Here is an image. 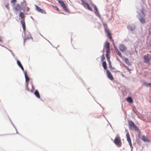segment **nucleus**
Masks as SVG:
<instances>
[{"label": "nucleus", "instance_id": "obj_1", "mask_svg": "<svg viewBox=\"0 0 151 151\" xmlns=\"http://www.w3.org/2000/svg\"><path fill=\"white\" fill-rule=\"evenodd\" d=\"M21 6L19 4L17 3L16 6L14 7L15 12H17L20 10H23L24 11L25 9V7L27 6L26 3L25 1H23L20 3Z\"/></svg>", "mask_w": 151, "mask_h": 151}, {"label": "nucleus", "instance_id": "obj_2", "mask_svg": "<svg viewBox=\"0 0 151 151\" xmlns=\"http://www.w3.org/2000/svg\"><path fill=\"white\" fill-rule=\"evenodd\" d=\"M128 124L129 129L130 130L135 131H138L139 130V128L131 120L128 121Z\"/></svg>", "mask_w": 151, "mask_h": 151}, {"label": "nucleus", "instance_id": "obj_3", "mask_svg": "<svg viewBox=\"0 0 151 151\" xmlns=\"http://www.w3.org/2000/svg\"><path fill=\"white\" fill-rule=\"evenodd\" d=\"M103 25L104 27L105 32L107 35V37L112 42H114V40L112 39V37L111 35V33L109 31L107 24L106 23H103Z\"/></svg>", "mask_w": 151, "mask_h": 151}, {"label": "nucleus", "instance_id": "obj_4", "mask_svg": "<svg viewBox=\"0 0 151 151\" xmlns=\"http://www.w3.org/2000/svg\"><path fill=\"white\" fill-rule=\"evenodd\" d=\"M19 18H20V19L19 18V19L20 20V19H21L22 20L20 21V22L22 25L23 30L24 32L26 30V25L24 21V18L25 17V16L24 15V13L22 12H20L19 15Z\"/></svg>", "mask_w": 151, "mask_h": 151}, {"label": "nucleus", "instance_id": "obj_5", "mask_svg": "<svg viewBox=\"0 0 151 151\" xmlns=\"http://www.w3.org/2000/svg\"><path fill=\"white\" fill-rule=\"evenodd\" d=\"M57 1L58 2L60 6L63 8V9L65 11L68 13L70 12V11L67 8L66 4L63 1L61 0H57Z\"/></svg>", "mask_w": 151, "mask_h": 151}, {"label": "nucleus", "instance_id": "obj_6", "mask_svg": "<svg viewBox=\"0 0 151 151\" xmlns=\"http://www.w3.org/2000/svg\"><path fill=\"white\" fill-rule=\"evenodd\" d=\"M94 13L96 15V16L98 17L101 20L102 24L103 23H105L103 22V19L99 13L98 9L97 7H96V6L95 7V11H94Z\"/></svg>", "mask_w": 151, "mask_h": 151}, {"label": "nucleus", "instance_id": "obj_7", "mask_svg": "<svg viewBox=\"0 0 151 151\" xmlns=\"http://www.w3.org/2000/svg\"><path fill=\"white\" fill-rule=\"evenodd\" d=\"M127 28L129 31H133L136 29V27L135 24H131L127 25Z\"/></svg>", "mask_w": 151, "mask_h": 151}, {"label": "nucleus", "instance_id": "obj_8", "mask_svg": "<svg viewBox=\"0 0 151 151\" xmlns=\"http://www.w3.org/2000/svg\"><path fill=\"white\" fill-rule=\"evenodd\" d=\"M138 14L139 16L138 17L139 21L142 24H145L146 22L144 17L139 12H138Z\"/></svg>", "mask_w": 151, "mask_h": 151}, {"label": "nucleus", "instance_id": "obj_9", "mask_svg": "<svg viewBox=\"0 0 151 151\" xmlns=\"http://www.w3.org/2000/svg\"><path fill=\"white\" fill-rule=\"evenodd\" d=\"M82 4H83V6L86 8L87 7V9H88L89 10H90L91 11H93V10L92 9V8L90 6L89 4L87 2H86L84 1V0H81Z\"/></svg>", "mask_w": 151, "mask_h": 151}, {"label": "nucleus", "instance_id": "obj_10", "mask_svg": "<svg viewBox=\"0 0 151 151\" xmlns=\"http://www.w3.org/2000/svg\"><path fill=\"white\" fill-rule=\"evenodd\" d=\"M23 32L24 33V37L23 40H24V43L25 41L27 39H29V38H31V39H32V37H31V35L30 33L29 32H28V33L27 34H26V32H25V31L24 32L23 31Z\"/></svg>", "mask_w": 151, "mask_h": 151}, {"label": "nucleus", "instance_id": "obj_11", "mask_svg": "<svg viewBox=\"0 0 151 151\" xmlns=\"http://www.w3.org/2000/svg\"><path fill=\"white\" fill-rule=\"evenodd\" d=\"M114 142L118 147H120L122 145V142L120 140L118 139V137H116L114 139Z\"/></svg>", "mask_w": 151, "mask_h": 151}, {"label": "nucleus", "instance_id": "obj_12", "mask_svg": "<svg viewBox=\"0 0 151 151\" xmlns=\"http://www.w3.org/2000/svg\"><path fill=\"white\" fill-rule=\"evenodd\" d=\"M106 73L108 78L111 80L113 81L114 78L110 71L109 70H106Z\"/></svg>", "mask_w": 151, "mask_h": 151}, {"label": "nucleus", "instance_id": "obj_13", "mask_svg": "<svg viewBox=\"0 0 151 151\" xmlns=\"http://www.w3.org/2000/svg\"><path fill=\"white\" fill-rule=\"evenodd\" d=\"M35 6L36 7V10L38 12H40L42 14H46V12H45L43 9L41 8L40 7L38 6L37 5H35Z\"/></svg>", "mask_w": 151, "mask_h": 151}, {"label": "nucleus", "instance_id": "obj_14", "mask_svg": "<svg viewBox=\"0 0 151 151\" xmlns=\"http://www.w3.org/2000/svg\"><path fill=\"white\" fill-rule=\"evenodd\" d=\"M119 48L122 52H124L127 50L126 47L123 44H121L119 45Z\"/></svg>", "mask_w": 151, "mask_h": 151}, {"label": "nucleus", "instance_id": "obj_15", "mask_svg": "<svg viewBox=\"0 0 151 151\" xmlns=\"http://www.w3.org/2000/svg\"><path fill=\"white\" fill-rule=\"evenodd\" d=\"M144 62L145 63H147L149 62L150 59L148 57V55H145L144 57Z\"/></svg>", "mask_w": 151, "mask_h": 151}, {"label": "nucleus", "instance_id": "obj_16", "mask_svg": "<svg viewBox=\"0 0 151 151\" xmlns=\"http://www.w3.org/2000/svg\"><path fill=\"white\" fill-rule=\"evenodd\" d=\"M34 95H35V96L37 98H39V99L40 98V96L39 94V93L38 92V90L37 89L34 92Z\"/></svg>", "mask_w": 151, "mask_h": 151}, {"label": "nucleus", "instance_id": "obj_17", "mask_svg": "<svg viewBox=\"0 0 151 151\" xmlns=\"http://www.w3.org/2000/svg\"><path fill=\"white\" fill-rule=\"evenodd\" d=\"M126 101L129 104H132L133 102V99L130 96L128 97L126 99Z\"/></svg>", "mask_w": 151, "mask_h": 151}, {"label": "nucleus", "instance_id": "obj_18", "mask_svg": "<svg viewBox=\"0 0 151 151\" xmlns=\"http://www.w3.org/2000/svg\"><path fill=\"white\" fill-rule=\"evenodd\" d=\"M102 62V66L104 70H107V64L106 61H103Z\"/></svg>", "mask_w": 151, "mask_h": 151}, {"label": "nucleus", "instance_id": "obj_19", "mask_svg": "<svg viewBox=\"0 0 151 151\" xmlns=\"http://www.w3.org/2000/svg\"><path fill=\"white\" fill-rule=\"evenodd\" d=\"M142 139L143 141L145 142H150L149 140L148 139L147 137L144 135H143L142 136Z\"/></svg>", "mask_w": 151, "mask_h": 151}, {"label": "nucleus", "instance_id": "obj_20", "mask_svg": "<svg viewBox=\"0 0 151 151\" xmlns=\"http://www.w3.org/2000/svg\"><path fill=\"white\" fill-rule=\"evenodd\" d=\"M24 75L25 81H29L30 78L28 76L27 72L26 71L24 72Z\"/></svg>", "mask_w": 151, "mask_h": 151}, {"label": "nucleus", "instance_id": "obj_21", "mask_svg": "<svg viewBox=\"0 0 151 151\" xmlns=\"http://www.w3.org/2000/svg\"><path fill=\"white\" fill-rule=\"evenodd\" d=\"M104 47L106 49L110 48V43L108 42H106L105 43V45H104Z\"/></svg>", "mask_w": 151, "mask_h": 151}, {"label": "nucleus", "instance_id": "obj_22", "mask_svg": "<svg viewBox=\"0 0 151 151\" xmlns=\"http://www.w3.org/2000/svg\"><path fill=\"white\" fill-rule=\"evenodd\" d=\"M126 137L128 142L131 141L130 135L128 132H127V133H126Z\"/></svg>", "mask_w": 151, "mask_h": 151}, {"label": "nucleus", "instance_id": "obj_23", "mask_svg": "<svg viewBox=\"0 0 151 151\" xmlns=\"http://www.w3.org/2000/svg\"><path fill=\"white\" fill-rule=\"evenodd\" d=\"M123 57L125 58L124 61L127 65L128 66L131 65V64L129 61L128 59L127 58L124 57Z\"/></svg>", "mask_w": 151, "mask_h": 151}, {"label": "nucleus", "instance_id": "obj_24", "mask_svg": "<svg viewBox=\"0 0 151 151\" xmlns=\"http://www.w3.org/2000/svg\"><path fill=\"white\" fill-rule=\"evenodd\" d=\"M105 59V57L104 55V54H103L101 56V62L104 61V60Z\"/></svg>", "mask_w": 151, "mask_h": 151}, {"label": "nucleus", "instance_id": "obj_25", "mask_svg": "<svg viewBox=\"0 0 151 151\" xmlns=\"http://www.w3.org/2000/svg\"><path fill=\"white\" fill-rule=\"evenodd\" d=\"M116 53L117 55H119L121 58L122 59L123 58V56L122 55V54L119 51H118V52H116Z\"/></svg>", "mask_w": 151, "mask_h": 151}, {"label": "nucleus", "instance_id": "obj_26", "mask_svg": "<svg viewBox=\"0 0 151 151\" xmlns=\"http://www.w3.org/2000/svg\"><path fill=\"white\" fill-rule=\"evenodd\" d=\"M17 64L18 65L19 67H20V66H21L22 65V64L20 62L18 59H17Z\"/></svg>", "mask_w": 151, "mask_h": 151}, {"label": "nucleus", "instance_id": "obj_27", "mask_svg": "<svg viewBox=\"0 0 151 151\" xmlns=\"http://www.w3.org/2000/svg\"><path fill=\"white\" fill-rule=\"evenodd\" d=\"M137 143L138 145L140 146H142L141 141L140 140L138 139L137 140Z\"/></svg>", "mask_w": 151, "mask_h": 151}, {"label": "nucleus", "instance_id": "obj_28", "mask_svg": "<svg viewBox=\"0 0 151 151\" xmlns=\"http://www.w3.org/2000/svg\"><path fill=\"white\" fill-rule=\"evenodd\" d=\"M52 6L53 7V8H54L55 9V10H57V11H58V12L60 11V10L57 7V6H56L52 5Z\"/></svg>", "mask_w": 151, "mask_h": 151}, {"label": "nucleus", "instance_id": "obj_29", "mask_svg": "<svg viewBox=\"0 0 151 151\" xmlns=\"http://www.w3.org/2000/svg\"><path fill=\"white\" fill-rule=\"evenodd\" d=\"M141 12L143 15L144 16H145L146 15V14L144 12V9L143 8H142L141 9Z\"/></svg>", "mask_w": 151, "mask_h": 151}, {"label": "nucleus", "instance_id": "obj_30", "mask_svg": "<svg viewBox=\"0 0 151 151\" xmlns=\"http://www.w3.org/2000/svg\"><path fill=\"white\" fill-rule=\"evenodd\" d=\"M106 57L107 59L108 62H109V60H110V55H106Z\"/></svg>", "mask_w": 151, "mask_h": 151}, {"label": "nucleus", "instance_id": "obj_31", "mask_svg": "<svg viewBox=\"0 0 151 151\" xmlns=\"http://www.w3.org/2000/svg\"><path fill=\"white\" fill-rule=\"evenodd\" d=\"M106 49V55H110V49Z\"/></svg>", "mask_w": 151, "mask_h": 151}, {"label": "nucleus", "instance_id": "obj_32", "mask_svg": "<svg viewBox=\"0 0 151 151\" xmlns=\"http://www.w3.org/2000/svg\"><path fill=\"white\" fill-rule=\"evenodd\" d=\"M113 42V44L115 50L116 51V52H118V51H119V50L116 47L114 43V42Z\"/></svg>", "mask_w": 151, "mask_h": 151}, {"label": "nucleus", "instance_id": "obj_33", "mask_svg": "<svg viewBox=\"0 0 151 151\" xmlns=\"http://www.w3.org/2000/svg\"><path fill=\"white\" fill-rule=\"evenodd\" d=\"M10 121L12 124V125L13 126V127H14V128L15 129H16V133H18V132H17V129H16V127L13 124V123L12 122V121L10 119Z\"/></svg>", "mask_w": 151, "mask_h": 151}, {"label": "nucleus", "instance_id": "obj_34", "mask_svg": "<svg viewBox=\"0 0 151 151\" xmlns=\"http://www.w3.org/2000/svg\"><path fill=\"white\" fill-rule=\"evenodd\" d=\"M124 67L129 71H130L131 69H129V67L125 65H124Z\"/></svg>", "mask_w": 151, "mask_h": 151}, {"label": "nucleus", "instance_id": "obj_35", "mask_svg": "<svg viewBox=\"0 0 151 151\" xmlns=\"http://www.w3.org/2000/svg\"><path fill=\"white\" fill-rule=\"evenodd\" d=\"M128 142L130 146V147L131 148V149H132V150L133 147H132V144L131 143V141L129 142Z\"/></svg>", "mask_w": 151, "mask_h": 151}, {"label": "nucleus", "instance_id": "obj_36", "mask_svg": "<svg viewBox=\"0 0 151 151\" xmlns=\"http://www.w3.org/2000/svg\"><path fill=\"white\" fill-rule=\"evenodd\" d=\"M108 63L109 68H112V66L111 65V60H109V61L108 62Z\"/></svg>", "mask_w": 151, "mask_h": 151}, {"label": "nucleus", "instance_id": "obj_37", "mask_svg": "<svg viewBox=\"0 0 151 151\" xmlns=\"http://www.w3.org/2000/svg\"><path fill=\"white\" fill-rule=\"evenodd\" d=\"M146 85L147 86L150 87L151 86V83H146Z\"/></svg>", "mask_w": 151, "mask_h": 151}, {"label": "nucleus", "instance_id": "obj_38", "mask_svg": "<svg viewBox=\"0 0 151 151\" xmlns=\"http://www.w3.org/2000/svg\"><path fill=\"white\" fill-rule=\"evenodd\" d=\"M6 7L8 9H9V3H8L6 5Z\"/></svg>", "mask_w": 151, "mask_h": 151}, {"label": "nucleus", "instance_id": "obj_39", "mask_svg": "<svg viewBox=\"0 0 151 151\" xmlns=\"http://www.w3.org/2000/svg\"><path fill=\"white\" fill-rule=\"evenodd\" d=\"M90 1H91V0H90ZM91 1V5L92 6H93V8H94V9L95 10V7L96 6V7H97V6H96L94 4H93L92 2V1Z\"/></svg>", "mask_w": 151, "mask_h": 151}, {"label": "nucleus", "instance_id": "obj_40", "mask_svg": "<svg viewBox=\"0 0 151 151\" xmlns=\"http://www.w3.org/2000/svg\"><path fill=\"white\" fill-rule=\"evenodd\" d=\"M17 0H11V3H14L17 2Z\"/></svg>", "mask_w": 151, "mask_h": 151}, {"label": "nucleus", "instance_id": "obj_41", "mask_svg": "<svg viewBox=\"0 0 151 151\" xmlns=\"http://www.w3.org/2000/svg\"><path fill=\"white\" fill-rule=\"evenodd\" d=\"M25 87L26 90L28 91H30V90H29V88L28 87V86H25Z\"/></svg>", "mask_w": 151, "mask_h": 151}, {"label": "nucleus", "instance_id": "obj_42", "mask_svg": "<svg viewBox=\"0 0 151 151\" xmlns=\"http://www.w3.org/2000/svg\"><path fill=\"white\" fill-rule=\"evenodd\" d=\"M34 88L33 87V86H32V88L30 91V92H32L33 91V90L34 89Z\"/></svg>", "mask_w": 151, "mask_h": 151}, {"label": "nucleus", "instance_id": "obj_43", "mask_svg": "<svg viewBox=\"0 0 151 151\" xmlns=\"http://www.w3.org/2000/svg\"><path fill=\"white\" fill-rule=\"evenodd\" d=\"M29 84V81H25V86H28Z\"/></svg>", "mask_w": 151, "mask_h": 151}, {"label": "nucleus", "instance_id": "obj_44", "mask_svg": "<svg viewBox=\"0 0 151 151\" xmlns=\"http://www.w3.org/2000/svg\"><path fill=\"white\" fill-rule=\"evenodd\" d=\"M25 9H26V11H27V12L29 11V7H26Z\"/></svg>", "mask_w": 151, "mask_h": 151}, {"label": "nucleus", "instance_id": "obj_45", "mask_svg": "<svg viewBox=\"0 0 151 151\" xmlns=\"http://www.w3.org/2000/svg\"><path fill=\"white\" fill-rule=\"evenodd\" d=\"M19 67L21 68V69H22V70L23 71H24V68H23V67L22 65L21 66H20Z\"/></svg>", "mask_w": 151, "mask_h": 151}, {"label": "nucleus", "instance_id": "obj_46", "mask_svg": "<svg viewBox=\"0 0 151 151\" xmlns=\"http://www.w3.org/2000/svg\"><path fill=\"white\" fill-rule=\"evenodd\" d=\"M110 69L111 70L112 69H115V68H113L112 67V68H110Z\"/></svg>", "mask_w": 151, "mask_h": 151}, {"label": "nucleus", "instance_id": "obj_47", "mask_svg": "<svg viewBox=\"0 0 151 151\" xmlns=\"http://www.w3.org/2000/svg\"><path fill=\"white\" fill-rule=\"evenodd\" d=\"M30 83L31 85V86H33V84L32 83V81L31 82H30Z\"/></svg>", "mask_w": 151, "mask_h": 151}, {"label": "nucleus", "instance_id": "obj_48", "mask_svg": "<svg viewBox=\"0 0 151 151\" xmlns=\"http://www.w3.org/2000/svg\"><path fill=\"white\" fill-rule=\"evenodd\" d=\"M7 50H9V51L10 52H11V53H12V51L11 50H9V49H7Z\"/></svg>", "mask_w": 151, "mask_h": 151}, {"label": "nucleus", "instance_id": "obj_49", "mask_svg": "<svg viewBox=\"0 0 151 151\" xmlns=\"http://www.w3.org/2000/svg\"><path fill=\"white\" fill-rule=\"evenodd\" d=\"M11 54H12V55H13V56L14 57V54H13V53L12 52L11 53Z\"/></svg>", "mask_w": 151, "mask_h": 151}, {"label": "nucleus", "instance_id": "obj_50", "mask_svg": "<svg viewBox=\"0 0 151 151\" xmlns=\"http://www.w3.org/2000/svg\"><path fill=\"white\" fill-rule=\"evenodd\" d=\"M31 17V18L32 20H34V19H33V18L31 16V17Z\"/></svg>", "mask_w": 151, "mask_h": 151}, {"label": "nucleus", "instance_id": "obj_51", "mask_svg": "<svg viewBox=\"0 0 151 151\" xmlns=\"http://www.w3.org/2000/svg\"><path fill=\"white\" fill-rule=\"evenodd\" d=\"M40 34L42 37H43V36H42V35L40 33H39Z\"/></svg>", "mask_w": 151, "mask_h": 151}, {"label": "nucleus", "instance_id": "obj_52", "mask_svg": "<svg viewBox=\"0 0 151 151\" xmlns=\"http://www.w3.org/2000/svg\"><path fill=\"white\" fill-rule=\"evenodd\" d=\"M104 50H103V52H103V54H104Z\"/></svg>", "mask_w": 151, "mask_h": 151}, {"label": "nucleus", "instance_id": "obj_53", "mask_svg": "<svg viewBox=\"0 0 151 151\" xmlns=\"http://www.w3.org/2000/svg\"><path fill=\"white\" fill-rule=\"evenodd\" d=\"M122 76H123V77H124V75L123 74H122Z\"/></svg>", "mask_w": 151, "mask_h": 151}, {"label": "nucleus", "instance_id": "obj_54", "mask_svg": "<svg viewBox=\"0 0 151 151\" xmlns=\"http://www.w3.org/2000/svg\"><path fill=\"white\" fill-rule=\"evenodd\" d=\"M47 40V41H48V42H49L50 44H51V43L50 42H49L48 40Z\"/></svg>", "mask_w": 151, "mask_h": 151}, {"label": "nucleus", "instance_id": "obj_55", "mask_svg": "<svg viewBox=\"0 0 151 151\" xmlns=\"http://www.w3.org/2000/svg\"><path fill=\"white\" fill-rule=\"evenodd\" d=\"M5 47L6 49H8V48H7L6 47Z\"/></svg>", "mask_w": 151, "mask_h": 151}, {"label": "nucleus", "instance_id": "obj_56", "mask_svg": "<svg viewBox=\"0 0 151 151\" xmlns=\"http://www.w3.org/2000/svg\"><path fill=\"white\" fill-rule=\"evenodd\" d=\"M88 92H89V93H90V94H91V93H90V92H89V91H88Z\"/></svg>", "mask_w": 151, "mask_h": 151}, {"label": "nucleus", "instance_id": "obj_57", "mask_svg": "<svg viewBox=\"0 0 151 151\" xmlns=\"http://www.w3.org/2000/svg\"><path fill=\"white\" fill-rule=\"evenodd\" d=\"M110 126H111V124H110Z\"/></svg>", "mask_w": 151, "mask_h": 151}, {"label": "nucleus", "instance_id": "obj_58", "mask_svg": "<svg viewBox=\"0 0 151 151\" xmlns=\"http://www.w3.org/2000/svg\"><path fill=\"white\" fill-rule=\"evenodd\" d=\"M1 45V46H2V47H4L3 46L1 45Z\"/></svg>", "mask_w": 151, "mask_h": 151}, {"label": "nucleus", "instance_id": "obj_59", "mask_svg": "<svg viewBox=\"0 0 151 151\" xmlns=\"http://www.w3.org/2000/svg\"><path fill=\"white\" fill-rule=\"evenodd\" d=\"M61 14H63V13H62V12H60Z\"/></svg>", "mask_w": 151, "mask_h": 151}, {"label": "nucleus", "instance_id": "obj_60", "mask_svg": "<svg viewBox=\"0 0 151 151\" xmlns=\"http://www.w3.org/2000/svg\"><path fill=\"white\" fill-rule=\"evenodd\" d=\"M89 89V88H88L87 89V90H88Z\"/></svg>", "mask_w": 151, "mask_h": 151}, {"label": "nucleus", "instance_id": "obj_61", "mask_svg": "<svg viewBox=\"0 0 151 151\" xmlns=\"http://www.w3.org/2000/svg\"><path fill=\"white\" fill-rule=\"evenodd\" d=\"M103 116H104V117H105V116H104V115H103Z\"/></svg>", "mask_w": 151, "mask_h": 151}, {"label": "nucleus", "instance_id": "obj_62", "mask_svg": "<svg viewBox=\"0 0 151 151\" xmlns=\"http://www.w3.org/2000/svg\"><path fill=\"white\" fill-rule=\"evenodd\" d=\"M103 116H104V117H105V116H104V115H103Z\"/></svg>", "mask_w": 151, "mask_h": 151}, {"label": "nucleus", "instance_id": "obj_63", "mask_svg": "<svg viewBox=\"0 0 151 151\" xmlns=\"http://www.w3.org/2000/svg\"><path fill=\"white\" fill-rule=\"evenodd\" d=\"M103 116H104V117H105V116H104V115H103Z\"/></svg>", "mask_w": 151, "mask_h": 151}]
</instances>
